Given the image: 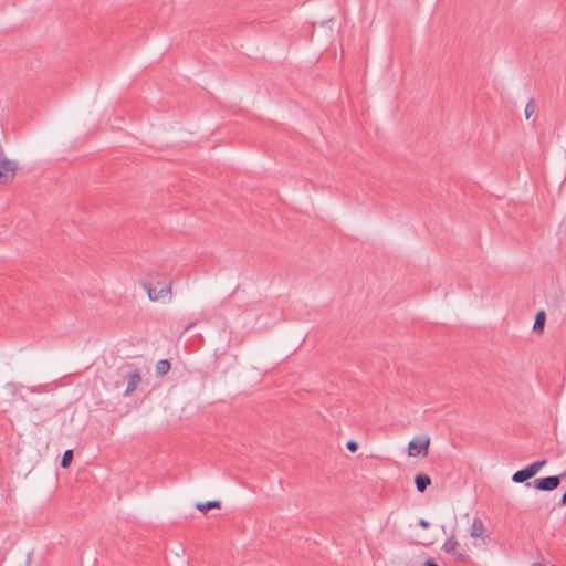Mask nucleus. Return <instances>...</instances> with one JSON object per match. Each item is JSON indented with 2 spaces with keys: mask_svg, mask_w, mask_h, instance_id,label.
<instances>
[{
  "mask_svg": "<svg viewBox=\"0 0 566 566\" xmlns=\"http://www.w3.org/2000/svg\"><path fill=\"white\" fill-rule=\"evenodd\" d=\"M431 484V479L429 475H427V486H429Z\"/></svg>",
  "mask_w": 566,
  "mask_h": 566,
  "instance_id": "nucleus-22",
  "label": "nucleus"
},
{
  "mask_svg": "<svg viewBox=\"0 0 566 566\" xmlns=\"http://www.w3.org/2000/svg\"><path fill=\"white\" fill-rule=\"evenodd\" d=\"M547 463L546 460H539V461H535L528 465H526L525 468L516 471L513 476H512V481L515 482V483H524V482H527V480L532 479L533 476H535L538 471L545 467Z\"/></svg>",
  "mask_w": 566,
  "mask_h": 566,
  "instance_id": "nucleus-1",
  "label": "nucleus"
},
{
  "mask_svg": "<svg viewBox=\"0 0 566 566\" xmlns=\"http://www.w3.org/2000/svg\"><path fill=\"white\" fill-rule=\"evenodd\" d=\"M485 532L483 521L480 517L473 518L470 535L474 538L481 537Z\"/></svg>",
  "mask_w": 566,
  "mask_h": 566,
  "instance_id": "nucleus-8",
  "label": "nucleus"
},
{
  "mask_svg": "<svg viewBox=\"0 0 566 566\" xmlns=\"http://www.w3.org/2000/svg\"><path fill=\"white\" fill-rule=\"evenodd\" d=\"M431 544H433V541H430V542L427 541L426 546H429Z\"/></svg>",
  "mask_w": 566,
  "mask_h": 566,
  "instance_id": "nucleus-24",
  "label": "nucleus"
},
{
  "mask_svg": "<svg viewBox=\"0 0 566 566\" xmlns=\"http://www.w3.org/2000/svg\"><path fill=\"white\" fill-rule=\"evenodd\" d=\"M527 488H535L539 491H554L559 486V479L555 475L535 479L533 482H526Z\"/></svg>",
  "mask_w": 566,
  "mask_h": 566,
  "instance_id": "nucleus-4",
  "label": "nucleus"
},
{
  "mask_svg": "<svg viewBox=\"0 0 566 566\" xmlns=\"http://www.w3.org/2000/svg\"><path fill=\"white\" fill-rule=\"evenodd\" d=\"M195 326V323H190L188 324L185 328H184V333H187L189 329H191L192 327Z\"/></svg>",
  "mask_w": 566,
  "mask_h": 566,
  "instance_id": "nucleus-19",
  "label": "nucleus"
},
{
  "mask_svg": "<svg viewBox=\"0 0 566 566\" xmlns=\"http://www.w3.org/2000/svg\"><path fill=\"white\" fill-rule=\"evenodd\" d=\"M74 453L73 450H66L64 451L62 459H61V467L66 469L70 467L72 460H73Z\"/></svg>",
  "mask_w": 566,
  "mask_h": 566,
  "instance_id": "nucleus-12",
  "label": "nucleus"
},
{
  "mask_svg": "<svg viewBox=\"0 0 566 566\" xmlns=\"http://www.w3.org/2000/svg\"><path fill=\"white\" fill-rule=\"evenodd\" d=\"M418 525L424 527V518H420Z\"/></svg>",
  "mask_w": 566,
  "mask_h": 566,
  "instance_id": "nucleus-20",
  "label": "nucleus"
},
{
  "mask_svg": "<svg viewBox=\"0 0 566 566\" xmlns=\"http://www.w3.org/2000/svg\"><path fill=\"white\" fill-rule=\"evenodd\" d=\"M534 112H535V103H534V99L531 98L525 106L526 118L528 119Z\"/></svg>",
  "mask_w": 566,
  "mask_h": 566,
  "instance_id": "nucleus-14",
  "label": "nucleus"
},
{
  "mask_svg": "<svg viewBox=\"0 0 566 566\" xmlns=\"http://www.w3.org/2000/svg\"><path fill=\"white\" fill-rule=\"evenodd\" d=\"M415 483H416L417 490L420 493H424V488H426V484H424V473L417 474L416 478H415Z\"/></svg>",
  "mask_w": 566,
  "mask_h": 566,
  "instance_id": "nucleus-13",
  "label": "nucleus"
},
{
  "mask_svg": "<svg viewBox=\"0 0 566 566\" xmlns=\"http://www.w3.org/2000/svg\"><path fill=\"white\" fill-rule=\"evenodd\" d=\"M546 322V313L544 310H541L536 313L533 331L534 332H542L544 329V325Z\"/></svg>",
  "mask_w": 566,
  "mask_h": 566,
  "instance_id": "nucleus-10",
  "label": "nucleus"
},
{
  "mask_svg": "<svg viewBox=\"0 0 566 566\" xmlns=\"http://www.w3.org/2000/svg\"><path fill=\"white\" fill-rule=\"evenodd\" d=\"M426 443H427L426 446H427V450H428L429 449V444H430V438L429 437H427Z\"/></svg>",
  "mask_w": 566,
  "mask_h": 566,
  "instance_id": "nucleus-21",
  "label": "nucleus"
},
{
  "mask_svg": "<svg viewBox=\"0 0 566 566\" xmlns=\"http://www.w3.org/2000/svg\"><path fill=\"white\" fill-rule=\"evenodd\" d=\"M123 378L127 381L126 389L124 391V396H130L138 385L142 382V376L138 369H134L123 376Z\"/></svg>",
  "mask_w": 566,
  "mask_h": 566,
  "instance_id": "nucleus-6",
  "label": "nucleus"
},
{
  "mask_svg": "<svg viewBox=\"0 0 566 566\" xmlns=\"http://www.w3.org/2000/svg\"><path fill=\"white\" fill-rule=\"evenodd\" d=\"M459 547H460V544L459 542L454 538V536H450L442 545V549L447 553V554H452L455 558V560L460 562V563H468L470 562V556L463 552V551H459Z\"/></svg>",
  "mask_w": 566,
  "mask_h": 566,
  "instance_id": "nucleus-3",
  "label": "nucleus"
},
{
  "mask_svg": "<svg viewBox=\"0 0 566 566\" xmlns=\"http://www.w3.org/2000/svg\"><path fill=\"white\" fill-rule=\"evenodd\" d=\"M427 566H439L433 559H427Z\"/></svg>",
  "mask_w": 566,
  "mask_h": 566,
  "instance_id": "nucleus-17",
  "label": "nucleus"
},
{
  "mask_svg": "<svg viewBox=\"0 0 566 566\" xmlns=\"http://www.w3.org/2000/svg\"><path fill=\"white\" fill-rule=\"evenodd\" d=\"M346 448L350 451V452H356L358 450V443L354 440H349L347 441L346 443Z\"/></svg>",
  "mask_w": 566,
  "mask_h": 566,
  "instance_id": "nucleus-15",
  "label": "nucleus"
},
{
  "mask_svg": "<svg viewBox=\"0 0 566 566\" xmlns=\"http://www.w3.org/2000/svg\"><path fill=\"white\" fill-rule=\"evenodd\" d=\"M531 566H545V565L537 562V563H533Z\"/></svg>",
  "mask_w": 566,
  "mask_h": 566,
  "instance_id": "nucleus-23",
  "label": "nucleus"
},
{
  "mask_svg": "<svg viewBox=\"0 0 566 566\" xmlns=\"http://www.w3.org/2000/svg\"><path fill=\"white\" fill-rule=\"evenodd\" d=\"M169 369H170V363L167 359L158 360L155 366V373L159 377L165 376L169 371Z\"/></svg>",
  "mask_w": 566,
  "mask_h": 566,
  "instance_id": "nucleus-11",
  "label": "nucleus"
},
{
  "mask_svg": "<svg viewBox=\"0 0 566 566\" xmlns=\"http://www.w3.org/2000/svg\"><path fill=\"white\" fill-rule=\"evenodd\" d=\"M559 506H564L566 505V491L564 492V494L562 495V499L559 500V503H558Z\"/></svg>",
  "mask_w": 566,
  "mask_h": 566,
  "instance_id": "nucleus-16",
  "label": "nucleus"
},
{
  "mask_svg": "<svg viewBox=\"0 0 566 566\" xmlns=\"http://www.w3.org/2000/svg\"><path fill=\"white\" fill-rule=\"evenodd\" d=\"M18 169V161L0 159V185H10L14 180Z\"/></svg>",
  "mask_w": 566,
  "mask_h": 566,
  "instance_id": "nucleus-2",
  "label": "nucleus"
},
{
  "mask_svg": "<svg viewBox=\"0 0 566 566\" xmlns=\"http://www.w3.org/2000/svg\"><path fill=\"white\" fill-rule=\"evenodd\" d=\"M424 451V437L418 436L413 440L409 442L408 446V455L417 457Z\"/></svg>",
  "mask_w": 566,
  "mask_h": 566,
  "instance_id": "nucleus-7",
  "label": "nucleus"
},
{
  "mask_svg": "<svg viewBox=\"0 0 566 566\" xmlns=\"http://www.w3.org/2000/svg\"><path fill=\"white\" fill-rule=\"evenodd\" d=\"M171 285H172V283L169 282L166 286H163L161 289L157 290L156 287L151 286V283H148V282L142 283V286L147 292L149 300L154 301V302L159 301V300L166 297L167 295H170L171 294Z\"/></svg>",
  "mask_w": 566,
  "mask_h": 566,
  "instance_id": "nucleus-5",
  "label": "nucleus"
},
{
  "mask_svg": "<svg viewBox=\"0 0 566 566\" xmlns=\"http://www.w3.org/2000/svg\"><path fill=\"white\" fill-rule=\"evenodd\" d=\"M558 479H559V483L562 482V480L566 479V470L564 472H562L559 475H556Z\"/></svg>",
  "mask_w": 566,
  "mask_h": 566,
  "instance_id": "nucleus-18",
  "label": "nucleus"
},
{
  "mask_svg": "<svg viewBox=\"0 0 566 566\" xmlns=\"http://www.w3.org/2000/svg\"><path fill=\"white\" fill-rule=\"evenodd\" d=\"M221 502L219 500L208 501V502H199L196 504V509L202 513H207L211 509H220Z\"/></svg>",
  "mask_w": 566,
  "mask_h": 566,
  "instance_id": "nucleus-9",
  "label": "nucleus"
}]
</instances>
